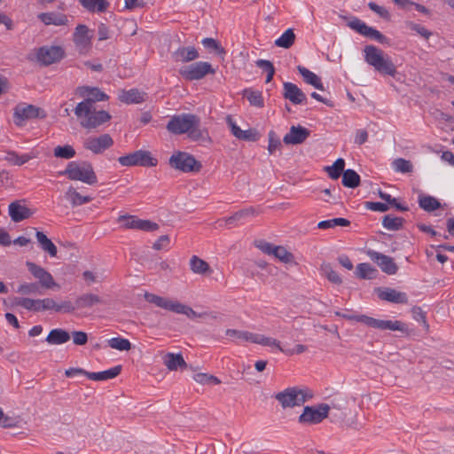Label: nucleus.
<instances>
[{"label": "nucleus", "mask_w": 454, "mask_h": 454, "mask_svg": "<svg viewBox=\"0 0 454 454\" xmlns=\"http://www.w3.org/2000/svg\"><path fill=\"white\" fill-rule=\"evenodd\" d=\"M200 120L198 116L191 114H182L171 117L167 125V129L176 135L187 133L189 137L195 141H209L210 138L207 133L200 129Z\"/></svg>", "instance_id": "obj_1"}, {"label": "nucleus", "mask_w": 454, "mask_h": 454, "mask_svg": "<svg viewBox=\"0 0 454 454\" xmlns=\"http://www.w3.org/2000/svg\"><path fill=\"white\" fill-rule=\"evenodd\" d=\"M121 371V366L117 365L114 367H112L108 370L103 371V372H89L87 373V378H89L91 380L96 381H104L107 380H111L115 378L120 374Z\"/></svg>", "instance_id": "obj_33"}, {"label": "nucleus", "mask_w": 454, "mask_h": 454, "mask_svg": "<svg viewBox=\"0 0 454 454\" xmlns=\"http://www.w3.org/2000/svg\"><path fill=\"white\" fill-rule=\"evenodd\" d=\"M118 98L121 102L128 105L139 104L146 99V93L137 89L123 90L120 91Z\"/></svg>", "instance_id": "obj_26"}, {"label": "nucleus", "mask_w": 454, "mask_h": 454, "mask_svg": "<svg viewBox=\"0 0 454 454\" xmlns=\"http://www.w3.org/2000/svg\"><path fill=\"white\" fill-rule=\"evenodd\" d=\"M360 184L359 175L353 169L344 170L342 174V184L348 188H356Z\"/></svg>", "instance_id": "obj_41"}, {"label": "nucleus", "mask_w": 454, "mask_h": 454, "mask_svg": "<svg viewBox=\"0 0 454 454\" xmlns=\"http://www.w3.org/2000/svg\"><path fill=\"white\" fill-rule=\"evenodd\" d=\"M61 175L66 176L69 180L80 181L89 185L98 183L93 167L87 161H70Z\"/></svg>", "instance_id": "obj_5"}, {"label": "nucleus", "mask_w": 454, "mask_h": 454, "mask_svg": "<svg viewBox=\"0 0 454 454\" xmlns=\"http://www.w3.org/2000/svg\"><path fill=\"white\" fill-rule=\"evenodd\" d=\"M329 411L330 407L325 403L317 406H306L299 417V422L306 425L318 424L327 418Z\"/></svg>", "instance_id": "obj_10"}, {"label": "nucleus", "mask_w": 454, "mask_h": 454, "mask_svg": "<svg viewBox=\"0 0 454 454\" xmlns=\"http://www.w3.org/2000/svg\"><path fill=\"white\" fill-rule=\"evenodd\" d=\"M114 141L110 135L103 134L98 137H89L83 142L85 149L90 150L93 153H102L105 150L112 146Z\"/></svg>", "instance_id": "obj_14"}, {"label": "nucleus", "mask_w": 454, "mask_h": 454, "mask_svg": "<svg viewBox=\"0 0 454 454\" xmlns=\"http://www.w3.org/2000/svg\"><path fill=\"white\" fill-rule=\"evenodd\" d=\"M8 213L14 223L21 222L33 215L24 200L12 201L8 207Z\"/></svg>", "instance_id": "obj_17"}, {"label": "nucleus", "mask_w": 454, "mask_h": 454, "mask_svg": "<svg viewBox=\"0 0 454 454\" xmlns=\"http://www.w3.org/2000/svg\"><path fill=\"white\" fill-rule=\"evenodd\" d=\"M73 342L75 345L82 346L88 341V335L86 333L82 331H74L72 333Z\"/></svg>", "instance_id": "obj_62"}, {"label": "nucleus", "mask_w": 454, "mask_h": 454, "mask_svg": "<svg viewBox=\"0 0 454 454\" xmlns=\"http://www.w3.org/2000/svg\"><path fill=\"white\" fill-rule=\"evenodd\" d=\"M118 161L121 166H143V167H154L157 165V160L153 158L149 151L137 150L129 154L121 156Z\"/></svg>", "instance_id": "obj_8"}, {"label": "nucleus", "mask_w": 454, "mask_h": 454, "mask_svg": "<svg viewBox=\"0 0 454 454\" xmlns=\"http://www.w3.org/2000/svg\"><path fill=\"white\" fill-rule=\"evenodd\" d=\"M368 6L372 12H374L375 13L380 15L381 18H384L387 20L389 19L390 15H389L388 11L386 8H384L383 6H380L376 3H373V2H370L368 4Z\"/></svg>", "instance_id": "obj_64"}, {"label": "nucleus", "mask_w": 454, "mask_h": 454, "mask_svg": "<svg viewBox=\"0 0 454 454\" xmlns=\"http://www.w3.org/2000/svg\"><path fill=\"white\" fill-rule=\"evenodd\" d=\"M201 43L209 51H214L217 54L224 53L223 48L214 38H210V37L204 38V39H202Z\"/></svg>", "instance_id": "obj_55"}, {"label": "nucleus", "mask_w": 454, "mask_h": 454, "mask_svg": "<svg viewBox=\"0 0 454 454\" xmlns=\"http://www.w3.org/2000/svg\"><path fill=\"white\" fill-rule=\"evenodd\" d=\"M255 344H260L262 346L270 347L271 348H276L277 350L282 353L283 349H285V348H283L280 345V342L278 340L259 333L257 334Z\"/></svg>", "instance_id": "obj_48"}, {"label": "nucleus", "mask_w": 454, "mask_h": 454, "mask_svg": "<svg viewBox=\"0 0 454 454\" xmlns=\"http://www.w3.org/2000/svg\"><path fill=\"white\" fill-rule=\"evenodd\" d=\"M29 272L36 278L43 288L45 289H59L60 286L54 280L52 275L44 268L35 264L32 262L26 263Z\"/></svg>", "instance_id": "obj_12"}, {"label": "nucleus", "mask_w": 454, "mask_h": 454, "mask_svg": "<svg viewBox=\"0 0 454 454\" xmlns=\"http://www.w3.org/2000/svg\"><path fill=\"white\" fill-rule=\"evenodd\" d=\"M171 57L176 63H187L199 59L200 53L194 46H182L174 51Z\"/></svg>", "instance_id": "obj_21"}, {"label": "nucleus", "mask_w": 454, "mask_h": 454, "mask_svg": "<svg viewBox=\"0 0 454 454\" xmlns=\"http://www.w3.org/2000/svg\"><path fill=\"white\" fill-rule=\"evenodd\" d=\"M297 69L307 83L312 85L319 90H325L321 79L316 74L301 66H299Z\"/></svg>", "instance_id": "obj_35"}, {"label": "nucleus", "mask_w": 454, "mask_h": 454, "mask_svg": "<svg viewBox=\"0 0 454 454\" xmlns=\"http://www.w3.org/2000/svg\"><path fill=\"white\" fill-rule=\"evenodd\" d=\"M272 255L278 258L280 262L288 263L291 262L294 259V256L291 253H289L284 247L276 246Z\"/></svg>", "instance_id": "obj_52"}, {"label": "nucleus", "mask_w": 454, "mask_h": 454, "mask_svg": "<svg viewBox=\"0 0 454 454\" xmlns=\"http://www.w3.org/2000/svg\"><path fill=\"white\" fill-rule=\"evenodd\" d=\"M419 207L427 212H432L441 207V203L437 199L430 195L421 194L418 200Z\"/></svg>", "instance_id": "obj_36"}, {"label": "nucleus", "mask_w": 454, "mask_h": 454, "mask_svg": "<svg viewBox=\"0 0 454 454\" xmlns=\"http://www.w3.org/2000/svg\"><path fill=\"white\" fill-rule=\"evenodd\" d=\"M35 237L40 247L44 252L48 253L51 257H55L57 255V247L50 239H48V237L43 231H36Z\"/></svg>", "instance_id": "obj_34"}, {"label": "nucleus", "mask_w": 454, "mask_h": 454, "mask_svg": "<svg viewBox=\"0 0 454 454\" xmlns=\"http://www.w3.org/2000/svg\"><path fill=\"white\" fill-rule=\"evenodd\" d=\"M367 255L380 266L383 272L388 275L396 273L398 268L391 257L374 250H369Z\"/></svg>", "instance_id": "obj_16"}, {"label": "nucleus", "mask_w": 454, "mask_h": 454, "mask_svg": "<svg viewBox=\"0 0 454 454\" xmlns=\"http://www.w3.org/2000/svg\"><path fill=\"white\" fill-rule=\"evenodd\" d=\"M91 38L92 35H90V29L87 26L81 24L75 27L73 40L80 53H85L90 50Z\"/></svg>", "instance_id": "obj_15"}, {"label": "nucleus", "mask_w": 454, "mask_h": 454, "mask_svg": "<svg viewBox=\"0 0 454 454\" xmlns=\"http://www.w3.org/2000/svg\"><path fill=\"white\" fill-rule=\"evenodd\" d=\"M244 97L249 101L250 105L256 107L263 106V98L262 94L260 91L253 90L251 89H247L243 93Z\"/></svg>", "instance_id": "obj_47"}, {"label": "nucleus", "mask_w": 454, "mask_h": 454, "mask_svg": "<svg viewBox=\"0 0 454 454\" xmlns=\"http://www.w3.org/2000/svg\"><path fill=\"white\" fill-rule=\"evenodd\" d=\"M258 333L240 331L235 329H227L225 335L232 341L237 343L251 342L255 343Z\"/></svg>", "instance_id": "obj_27"}, {"label": "nucleus", "mask_w": 454, "mask_h": 454, "mask_svg": "<svg viewBox=\"0 0 454 454\" xmlns=\"http://www.w3.org/2000/svg\"><path fill=\"white\" fill-rule=\"evenodd\" d=\"M70 340L68 332L62 328L52 329L46 337V342L50 345H61Z\"/></svg>", "instance_id": "obj_32"}, {"label": "nucleus", "mask_w": 454, "mask_h": 454, "mask_svg": "<svg viewBox=\"0 0 454 454\" xmlns=\"http://www.w3.org/2000/svg\"><path fill=\"white\" fill-rule=\"evenodd\" d=\"M393 168L400 173H411L412 171V164L411 161L403 158L395 160L392 163Z\"/></svg>", "instance_id": "obj_53"}, {"label": "nucleus", "mask_w": 454, "mask_h": 454, "mask_svg": "<svg viewBox=\"0 0 454 454\" xmlns=\"http://www.w3.org/2000/svg\"><path fill=\"white\" fill-rule=\"evenodd\" d=\"M17 293L23 295H29L38 293V285L36 283L24 282L18 286Z\"/></svg>", "instance_id": "obj_57"}, {"label": "nucleus", "mask_w": 454, "mask_h": 454, "mask_svg": "<svg viewBox=\"0 0 454 454\" xmlns=\"http://www.w3.org/2000/svg\"><path fill=\"white\" fill-rule=\"evenodd\" d=\"M39 153L35 150H32L29 153L19 154L15 151H7L4 157V160H6L9 164L13 166H21L29 160L37 158Z\"/></svg>", "instance_id": "obj_25"}, {"label": "nucleus", "mask_w": 454, "mask_h": 454, "mask_svg": "<svg viewBox=\"0 0 454 454\" xmlns=\"http://www.w3.org/2000/svg\"><path fill=\"white\" fill-rule=\"evenodd\" d=\"M372 328L379 330H389L405 332L407 330L406 325L399 320H382L374 319Z\"/></svg>", "instance_id": "obj_29"}, {"label": "nucleus", "mask_w": 454, "mask_h": 454, "mask_svg": "<svg viewBox=\"0 0 454 454\" xmlns=\"http://www.w3.org/2000/svg\"><path fill=\"white\" fill-rule=\"evenodd\" d=\"M377 294L379 298L382 301L397 304H406L408 302V297L405 293L397 291L393 288H380L378 289Z\"/></svg>", "instance_id": "obj_23"}, {"label": "nucleus", "mask_w": 454, "mask_h": 454, "mask_svg": "<svg viewBox=\"0 0 454 454\" xmlns=\"http://www.w3.org/2000/svg\"><path fill=\"white\" fill-rule=\"evenodd\" d=\"M75 309H77L76 305L74 306L69 301H63L60 303H55V312L70 313L74 311Z\"/></svg>", "instance_id": "obj_59"}, {"label": "nucleus", "mask_w": 454, "mask_h": 454, "mask_svg": "<svg viewBox=\"0 0 454 454\" xmlns=\"http://www.w3.org/2000/svg\"><path fill=\"white\" fill-rule=\"evenodd\" d=\"M118 223L125 229L141 230L145 231H154L159 225L150 220H143L136 215H121L117 219Z\"/></svg>", "instance_id": "obj_11"}, {"label": "nucleus", "mask_w": 454, "mask_h": 454, "mask_svg": "<svg viewBox=\"0 0 454 454\" xmlns=\"http://www.w3.org/2000/svg\"><path fill=\"white\" fill-rule=\"evenodd\" d=\"M179 74L188 81L201 80L207 74H215V69L209 62L198 61L184 66L178 70Z\"/></svg>", "instance_id": "obj_7"}, {"label": "nucleus", "mask_w": 454, "mask_h": 454, "mask_svg": "<svg viewBox=\"0 0 454 454\" xmlns=\"http://www.w3.org/2000/svg\"><path fill=\"white\" fill-rule=\"evenodd\" d=\"M76 93L79 94L81 97L84 98L83 100L90 101L91 104L94 106H98V102L106 101L108 99V96L96 87H78L76 90Z\"/></svg>", "instance_id": "obj_19"}, {"label": "nucleus", "mask_w": 454, "mask_h": 454, "mask_svg": "<svg viewBox=\"0 0 454 454\" xmlns=\"http://www.w3.org/2000/svg\"><path fill=\"white\" fill-rule=\"evenodd\" d=\"M169 164L182 172L199 171L201 168V164L192 155L184 152L174 153L169 159Z\"/></svg>", "instance_id": "obj_9"}, {"label": "nucleus", "mask_w": 454, "mask_h": 454, "mask_svg": "<svg viewBox=\"0 0 454 454\" xmlns=\"http://www.w3.org/2000/svg\"><path fill=\"white\" fill-rule=\"evenodd\" d=\"M321 273L323 276L327 278V279L336 285L341 284L342 280L340 275L332 268L330 263H323L320 268Z\"/></svg>", "instance_id": "obj_46"}, {"label": "nucleus", "mask_w": 454, "mask_h": 454, "mask_svg": "<svg viewBox=\"0 0 454 454\" xmlns=\"http://www.w3.org/2000/svg\"><path fill=\"white\" fill-rule=\"evenodd\" d=\"M295 41V34L292 28L286 29L278 39L275 45L284 49H289Z\"/></svg>", "instance_id": "obj_39"}, {"label": "nucleus", "mask_w": 454, "mask_h": 454, "mask_svg": "<svg viewBox=\"0 0 454 454\" xmlns=\"http://www.w3.org/2000/svg\"><path fill=\"white\" fill-rule=\"evenodd\" d=\"M101 302L102 300L100 299V297L93 294H82L79 296L75 301L77 309L90 308Z\"/></svg>", "instance_id": "obj_37"}, {"label": "nucleus", "mask_w": 454, "mask_h": 454, "mask_svg": "<svg viewBox=\"0 0 454 454\" xmlns=\"http://www.w3.org/2000/svg\"><path fill=\"white\" fill-rule=\"evenodd\" d=\"M260 137V134L254 129H248L247 130H243L240 137L238 138L239 140L244 141H257Z\"/></svg>", "instance_id": "obj_60"}, {"label": "nucleus", "mask_w": 454, "mask_h": 454, "mask_svg": "<svg viewBox=\"0 0 454 454\" xmlns=\"http://www.w3.org/2000/svg\"><path fill=\"white\" fill-rule=\"evenodd\" d=\"M45 115L44 112L39 107L27 104L17 106L14 112V116L20 121L37 117L43 118Z\"/></svg>", "instance_id": "obj_20"}, {"label": "nucleus", "mask_w": 454, "mask_h": 454, "mask_svg": "<svg viewBox=\"0 0 454 454\" xmlns=\"http://www.w3.org/2000/svg\"><path fill=\"white\" fill-rule=\"evenodd\" d=\"M281 143L278 138L275 137V132L270 131L269 133V145L268 151L270 154L274 153L277 150H279Z\"/></svg>", "instance_id": "obj_61"}, {"label": "nucleus", "mask_w": 454, "mask_h": 454, "mask_svg": "<svg viewBox=\"0 0 454 454\" xmlns=\"http://www.w3.org/2000/svg\"><path fill=\"white\" fill-rule=\"evenodd\" d=\"M350 222L346 218H333L329 220L321 221L318 223L317 227L319 229H330L336 226H348Z\"/></svg>", "instance_id": "obj_49"}, {"label": "nucleus", "mask_w": 454, "mask_h": 454, "mask_svg": "<svg viewBox=\"0 0 454 454\" xmlns=\"http://www.w3.org/2000/svg\"><path fill=\"white\" fill-rule=\"evenodd\" d=\"M38 19L45 25L64 26L68 22L67 15L57 12H43Z\"/></svg>", "instance_id": "obj_30"}, {"label": "nucleus", "mask_w": 454, "mask_h": 454, "mask_svg": "<svg viewBox=\"0 0 454 454\" xmlns=\"http://www.w3.org/2000/svg\"><path fill=\"white\" fill-rule=\"evenodd\" d=\"M144 297L146 301L153 303L159 308L176 314L185 315L191 319L200 318L206 315V313H197L190 306L183 304L177 301L170 300L154 294L145 292Z\"/></svg>", "instance_id": "obj_4"}, {"label": "nucleus", "mask_w": 454, "mask_h": 454, "mask_svg": "<svg viewBox=\"0 0 454 454\" xmlns=\"http://www.w3.org/2000/svg\"><path fill=\"white\" fill-rule=\"evenodd\" d=\"M108 346L119 351H128L131 348V343L128 339L122 337H114L107 340Z\"/></svg>", "instance_id": "obj_44"}, {"label": "nucleus", "mask_w": 454, "mask_h": 454, "mask_svg": "<svg viewBox=\"0 0 454 454\" xmlns=\"http://www.w3.org/2000/svg\"><path fill=\"white\" fill-rule=\"evenodd\" d=\"M190 267L191 270L196 274H206L207 272L210 271L208 263L195 255L192 256L190 260Z\"/></svg>", "instance_id": "obj_43"}, {"label": "nucleus", "mask_w": 454, "mask_h": 454, "mask_svg": "<svg viewBox=\"0 0 454 454\" xmlns=\"http://www.w3.org/2000/svg\"><path fill=\"white\" fill-rule=\"evenodd\" d=\"M344 168L345 160L342 158H339L332 166L325 167V170L332 179L337 180L340 176L341 173L343 174Z\"/></svg>", "instance_id": "obj_42"}, {"label": "nucleus", "mask_w": 454, "mask_h": 454, "mask_svg": "<svg viewBox=\"0 0 454 454\" xmlns=\"http://www.w3.org/2000/svg\"><path fill=\"white\" fill-rule=\"evenodd\" d=\"M349 27L363 35L364 36L372 38L374 32L377 30L372 27H369L364 21L356 19L349 23Z\"/></svg>", "instance_id": "obj_40"}, {"label": "nucleus", "mask_w": 454, "mask_h": 454, "mask_svg": "<svg viewBox=\"0 0 454 454\" xmlns=\"http://www.w3.org/2000/svg\"><path fill=\"white\" fill-rule=\"evenodd\" d=\"M312 396L311 391L307 388L288 387L278 393L275 397L283 408H292L301 406Z\"/></svg>", "instance_id": "obj_6"}, {"label": "nucleus", "mask_w": 454, "mask_h": 454, "mask_svg": "<svg viewBox=\"0 0 454 454\" xmlns=\"http://www.w3.org/2000/svg\"><path fill=\"white\" fill-rule=\"evenodd\" d=\"M75 151L74 149L69 145H64V146H57L54 149V156L57 158H62V159H71L74 157Z\"/></svg>", "instance_id": "obj_54"}, {"label": "nucleus", "mask_w": 454, "mask_h": 454, "mask_svg": "<svg viewBox=\"0 0 454 454\" xmlns=\"http://www.w3.org/2000/svg\"><path fill=\"white\" fill-rule=\"evenodd\" d=\"M64 54L60 46H43L37 50L36 59L42 65L49 66L62 59Z\"/></svg>", "instance_id": "obj_13"}, {"label": "nucleus", "mask_w": 454, "mask_h": 454, "mask_svg": "<svg viewBox=\"0 0 454 454\" xmlns=\"http://www.w3.org/2000/svg\"><path fill=\"white\" fill-rule=\"evenodd\" d=\"M55 303L56 301L52 298L37 299V312L55 311Z\"/></svg>", "instance_id": "obj_58"}, {"label": "nucleus", "mask_w": 454, "mask_h": 454, "mask_svg": "<svg viewBox=\"0 0 454 454\" xmlns=\"http://www.w3.org/2000/svg\"><path fill=\"white\" fill-rule=\"evenodd\" d=\"M74 114L80 125L89 130L97 129L111 120L108 112L98 108V106L92 105L88 100H82L77 104L74 108Z\"/></svg>", "instance_id": "obj_2"}, {"label": "nucleus", "mask_w": 454, "mask_h": 454, "mask_svg": "<svg viewBox=\"0 0 454 454\" xmlns=\"http://www.w3.org/2000/svg\"><path fill=\"white\" fill-rule=\"evenodd\" d=\"M403 219L402 217L393 216L391 215H385L382 220V225L389 231H397L403 227Z\"/></svg>", "instance_id": "obj_45"}, {"label": "nucleus", "mask_w": 454, "mask_h": 454, "mask_svg": "<svg viewBox=\"0 0 454 454\" xmlns=\"http://www.w3.org/2000/svg\"><path fill=\"white\" fill-rule=\"evenodd\" d=\"M259 215V210L254 207H247L234 213L231 216L225 218L223 221L226 226H232L235 224H243L248 219H251Z\"/></svg>", "instance_id": "obj_22"}, {"label": "nucleus", "mask_w": 454, "mask_h": 454, "mask_svg": "<svg viewBox=\"0 0 454 454\" xmlns=\"http://www.w3.org/2000/svg\"><path fill=\"white\" fill-rule=\"evenodd\" d=\"M377 270L369 263H359L356 266V275L361 278H373Z\"/></svg>", "instance_id": "obj_50"}, {"label": "nucleus", "mask_w": 454, "mask_h": 454, "mask_svg": "<svg viewBox=\"0 0 454 454\" xmlns=\"http://www.w3.org/2000/svg\"><path fill=\"white\" fill-rule=\"evenodd\" d=\"M364 57L365 62L372 67L375 71L390 76H395L396 67L390 57L374 45H366L364 48Z\"/></svg>", "instance_id": "obj_3"}, {"label": "nucleus", "mask_w": 454, "mask_h": 454, "mask_svg": "<svg viewBox=\"0 0 454 454\" xmlns=\"http://www.w3.org/2000/svg\"><path fill=\"white\" fill-rule=\"evenodd\" d=\"M162 360L164 365L169 371H176L178 369H185L187 367V364L180 353H167L164 355Z\"/></svg>", "instance_id": "obj_28"}, {"label": "nucleus", "mask_w": 454, "mask_h": 454, "mask_svg": "<svg viewBox=\"0 0 454 454\" xmlns=\"http://www.w3.org/2000/svg\"><path fill=\"white\" fill-rule=\"evenodd\" d=\"M79 3L83 8L92 12H105L109 6V3L106 0H79Z\"/></svg>", "instance_id": "obj_38"}, {"label": "nucleus", "mask_w": 454, "mask_h": 454, "mask_svg": "<svg viewBox=\"0 0 454 454\" xmlns=\"http://www.w3.org/2000/svg\"><path fill=\"white\" fill-rule=\"evenodd\" d=\"M65 197L74 207L87 204L93 200L90 196L82 195L73 186L68 187L65 193Z\"/></svg>", "instance_id": "obj_31"}, {"label": "nucleus", "mask_w": 454, "mask_h": 454, "mask_svg": "<svg viewBox=\"0 0 454 454\" xmlns=\"http://www.w3.org/2000/svg\"><path fill=\"white\" fill-rule=\"evenodd\" d=\"M15 303L27 310L37 312V299L21 297L17 298Z\"/></svg>", "instance_id": "obj_56"}, {"label": "nucleus", "mask_w": 454, "mask_h": 454, "mask_svg": "<svg viewBox=\"0 0 454 454\" xmlns=\"http://www.w3.org/2000/svg\"><path fill=\"white\" fill-rule=\"evenodd\" d=\"M310 135V131L301 125L291 126L289 132L283 138L286 145H300L303 143Z\"/></svg>", "instance_id": "obj_18"}, {"label": "nucleus", "mask_w": 454, "mask_h": 454, "mask_svg": "<svg viewBox=\"0 0 454 454\" xmlns=\"http://www.w3.org/2000/svg\"><path fill=\"white\" fill-rule=\"evenodd\" d=\"M226 123L228 127L231 129V134L236 137L239 138L242 133V129L237 125L236 121L233 120V118L230 115L226 117Z\"/></svg>", "instance_id": "obj_63"}, {"label": "nucleus", "mask_w": 454, "mask_h": 454, "mask_svg": "<svg viewBox=\"0 0 454 454\" xmlns=\"http://www.w3.org/2000/svg\"><path fill=\"white\" fill-rule=\"evenodd\" d=\"M283 87H284V92H283L284 98L290 100L293 104L300 105L306 101V99H307L306 95L294 83L286 82H284Z\"/></svg>", "instance_id": "obj_24"}, {"label": "nucleus", "mask_w": 454, "mask_h": 454, "mask_svg": "<svg viewBox=\"0 0 454 454\" xmlns=\"http://www.w3.org/2000/svg\"><path fill=\"white\" fill-rule=\"evenodd\" d=\"M193 380L202 385H218L221 383V380L218 378L204 372L194 374Z\"/></svg>", "instance_id": "obj_51"}]
</instances>
